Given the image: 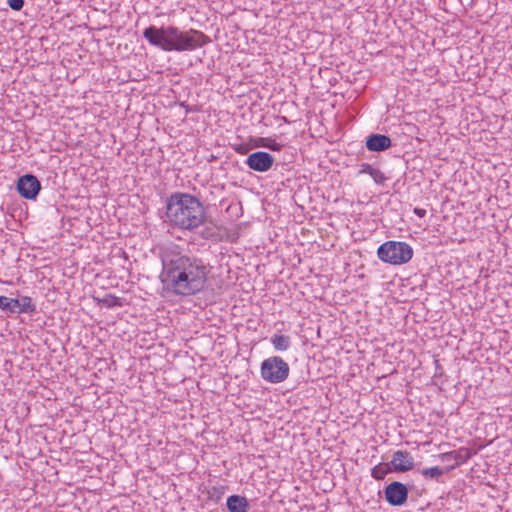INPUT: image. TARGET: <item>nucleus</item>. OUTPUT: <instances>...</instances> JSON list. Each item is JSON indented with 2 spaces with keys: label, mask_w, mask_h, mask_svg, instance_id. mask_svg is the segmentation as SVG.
Listing matches in <instances>:
<instances>
[{
  "label": "nucleus",
  "mask_w": 512,
  "mask_h": 512,
  "mask_svg": "<svg viewBox=\"0 0 512 512\" xmlns=\"http://www.w3.org/2000/svg\"><path fill=\"white\" fill-rule=\"evenodd\" d=\"M208 273L201 258L176 253L162 259L160 280L167 292L188 297L204 290Z\"/></svg>",
  "instance_id": "obj_1"
},
{
  "label": "nucleus",
  "mask_w": 512,
  "mask_h": 512,
  "mask_svg": "<svg viewBox=\"0 0 512 512\" xmlns=\"http://www.w3.org/2000/svg\"><path fill=\"white\" fill-rule=\"evenodd\" d=\"M143 37L150 45L163 51H192L208 44L211 39L195 29L183 32L175 26L156 27L150 25L143 31Z\"/></svg>",
  "instance_id": "obj_2"
},
{
  "label": "nucleus",
  "mask_w": 512,
  "mask_h": 512,
  "mask_svg": "<svg viewBox=\"0 0 512 512\" xmlns=\"http://www.w3.org/2000/svg\"><path fill=\"white\" fill-rule=\"evenodd\" d=\"M166 216L173 226L194 230L205 221L206 211L197 197L176 192L166 201Z\"/></svg>",
  "instance_id": "obj_3"
},
{
  "label": "nucleus",
  "mask_w": 512,
  "mask_h": 512,
  "mask_svg": "<svg viewBox=\"0 0 512 512\" xmlns=\"http://www.w3.org/2000/svg\"><path fill=\"white\" fill-rule=\"evenodd\" d=\"M378 258L391 265L408 263L413 257V248L406 242L386 241L377 249Z\"/></svg>",
  "instance_id": "obj_4"
},
{
  "label": "nucleus",
  "mask_w": 512,
  "mask_h": 512,
  "mask_svg": "<svg viewBox=\"0 0 512 512\" xmlns=\"http://www.w3.org/2000/svg\"><path fill=\"white\" fill-rule=\"evenodd\" d=\"M290 368L279 356H271L262 361L260 374L263 380L271 384H278L285 381L289 376Z\"/></svg>",
  "instance_id": "obj_5"
},
{
  "label": "nucleus",
  "mask_w": 512,
  "mask_h": 512,
  "mask_svg": "<svg viewBox=\"0 0 512 512\" xmlns=\"http://www.w3.org/2000/svg\"><path fill=\"white\" fill-rule=\"evenodd\" d=\"M0 309L10 314H34L36 305L29 296H22L19 299L0 296Z\"/></svg>",
  "instance_id": "obj_6"
},
{
  "label": "nucleus",
  "mask_w": 512,
  "mask_h": 512,
  "mask_svg": "<svg viewBox=\"0 0 512 512\" xmlns=\"http://www.w3.org/2000/svg\"><path fill=\"white\" fill-rule=\"evenodd\" d=\"M16 190L22 198L35 200L41 191V183L35 175L28 173L18 178Z\"/></svg>",
  "instance_id": "obj_7"
},
{
  "label": "nucleus",
  "mask_w": 512,
  "mask_h": 512,
  "mask_svg": "<svg viewBox=\"0 0 512 512\" xmlns=\"http://www.w3.org/2000/svg\"><path fill=\"white\" fill-rule=\"evenodd\" d=\"M409 489L400 482L393 481L384 488V498L391 506H402L408 500Z\"/></svg>",
  "instance_id": "obj_8"
},
{
  "label": "nucleus",
  "mask_w": 512,
  "mask_h": 512,
  "mask_svg": "<svg viewBox=\"0 0 512 512\" xmlns=\"http://www.w3.org/2000/svg\"><path fill=\"white\" fill-rule=\"evenodd\" d=\"M274 157L265 151H256L248 155L246 165L256 172H267L274 164Z\"/></svg>",
  "instance_id": "obj_9"
},
{
  "label": "nucleus",
  "mask_w": 512,
  "mask_h": 512,
  "mask_svg": "<svg viewBox=\"0 0 512 512\" xmlns=\"http://www.w3.org/2000/svg\"><path fill=\"white\" fill-rule=\"evenodd\" d=\"M391 469L397 473H404L414 468V458L407 450H397L389 462Z\"/></svg>",
  "instance_id": "obj_10"
},
{
  "label": "nucleus",
  "mask_w": 512,
  "mask_h": 512,
  "mask_svg": "<svg viewBox=\"0 0 512 512\" xmlns=\"http://www.w3.org/2000/svg\"><path fill=\"white\" fill-rule=\"evenodd\" d=\"M474 454L475 452L472 449L461 447L458 450L442 453L439 457L443 462H447L448 460L454 461V464L447 467V470L451 471L457 466L467 462Z\"/></svg>",
  "instance_id": "obj_11"
},
{
  "label": "nucleus",
  "mask_w": 512,
  "mask_h": 512,
  "mask_svg": "<svg viewBox=\"0 0 512 512\" xmlns=\"http://www.w3.org/2000/svg\"><path fill=\"white\" fill-rule=\"evenodd\" d=\"M391 146L390 137L384 134H371L366 138V148L372 152L385 151Z\"/></svg>",
  "instance_id": "obj_12"
},
{
  "label": "nucleus",
  "mask_w": 512,
  "mask_h": 512,
  "mask_svg": "<svg viewBox=\"0 0 512 512\" xmlns=\"http://www.w3.org/2000/svg\"><path fill=\"white\" fill-rule=\"evenodd\" d=\"M226 506L229 512H248V500L240 495H231L227 498Z\"/></svg>",
  "instance_id": "obj_13"
},
{
  "label": "nucleus",
  "mask_w": 512,
  "mask_h": 512,
  "mask_svg": "<svg viewBox=\"0 0 512 512\" xmlns=\"http://www.w3.org/2000/svg\"><path fill=\"white\" fill-rule=\"evenodd\" d=\"M418 472L426 479H434L438 483H442V476L449 471L446 468H441L439 466L429 467L419 469Z\"/></svg>",
  "instance_id": "obj_14"
},
{
  "label": "nucleus",
  "mask_w": 512,
  "mask_h": 512,
  "mask_svg": "<svg viewBox=\"0 0 512 512\" xmlns=\"http://www.w3.org/2000/svg\"><path fill=\"white\" fill-rule=\"evenodd\" d=\"M359 173H364L370 175L376 184L383 185L385 181L387 180V177L384 175L383 172H381L379 169L374 168L369 163H363L361 165V169Z\"/></svg>",
  "instance_id": "obj_15"
},
{
  "label": "nucleus",
  "mask_w": 512,
  "mask_h": 512,
  "mask_svg": "<svg viewBox=\"0 0 512 512\" xmlns=\"http://www.w3.org/2000/svg\"><path fill=\"white\" fill-rule=\"evenodd\" d=\"M270 342L276 351H286L291 346V337L283 334H274Z\"/></svg>",
  "instance_id": "obj_16"
},
{
  "label": "nucleus",
  "mask_w": 512,
  "mask_h": 512,
  "mask_svg": "<svg viewBox=\"0 0 512 512\" xmlns=\"http://www.w3.org/2000/svg\"><path fill=\"white\" fill-rule=\"evenodd\" d=\"M394 472L390 463H379L371 469V476L376 480H384L388 473Z\"/></svg>",
  "instance_id": "obj_17"
},
{
  "label": "nucleus",
  "mask_w": 512,
  "mask_h": 512,
  "mask_svg": "<svg viewBox=\"0 0 512 512\" xmlns=\"http://www.w3.org/2000/svg\"><path fill=\"white\" fill-rule=\"evenodd\" d=\"M227 487L224 485L212 486L207 490L208 499L217 503L219 502L226 492Z\"/></svg>",
  "instance_id": "obj_18"
},
{
  "label": "nucleus",
  "mask_w": 512,
  "mask_h": 512,
  "mask_svg": "<svg viewBox=\"0 0 512 512\" xmlns=\"http://www.w3.org/2000/svg\"><path fill=\"white\" fill-rule=\"evenodd\" d=\"M107 307L122 306L120 299L112 294H107L104 299L101 300Z\"/></svg>",
  "instance_id": "obj_19"
},
{
  "label": "nucleus",
  "mask_w": 512,
  "mask_h": 512,
  "mask_svg": "<svg viewBox=\"0 0 512 512\" xmlns=\"http://www.w3.org/2000/svg\"><path fill=\"white\" fill-rule=\"evenodd\" d=\"M25 0H7V5L14 11L22 10Z\"/></svg>",
  "instance_id": "obj_20"
},
{
  "label": "nucleus",
  "mask_w": 512,
  "mask_h": 512,
  "mask_svg": "<svg viewBox=\"0 0 512 512\" xmlns=\"http://www.w3.org/2000/svg\"><path fill=\"white\" fill-rule=\"evenodd\" d=\"M263 147L268 148L272 151H280L283 147L282 144L277 143L275 140L268 138L267 144H263Z\"/></svg>",
  "instance_id": "obj_21"
},
{
  "label": "nucleus",
  "mask_w": 512,
  "mask_h": 512,
  "mask_svg": "<svg viewBox=\"0 0 512 512\" xmlns=\"http://www.w3.org/2000/svg\"><path fill=\"white\" fill-rule=\"evenodd\" d=\"M413 212L420 218H423L426 215V210L419 207H415Z\"/></svg>",
  "instance_id": "obj_22"
},
{
  "label": "nucleus",
  "mask_w": 512,
  "mask_h": 512,
  "mask_svg": "<svg viewBox=\"0 0 512 512\" xmlns=\"http://www.w3.org/2000/svg\"><path fill=\"white\" fill-rule=\"evenodd\" d=\"M268 138L260 137L257 140L256 146L263 147V144H267Z\"/></svg>",
  "instance_id": "obj_23"
},
{
  "label": "nucleus",
  "mask_w": 512,
  "mask_h": 512,
  "mask_svg": "<svg viewBox=\"0 0 512 512\" xmlns=\"http://www.w3.org/2000/svg\"><path fill=\"white\" fill-rule=\"evenodd\" d=\"M236 151L239 152V153H246V149L245 148H243V149L239 148V149H236Z\"/></svg>",
  "instance_id": "obj_24"
}]
</instances>
